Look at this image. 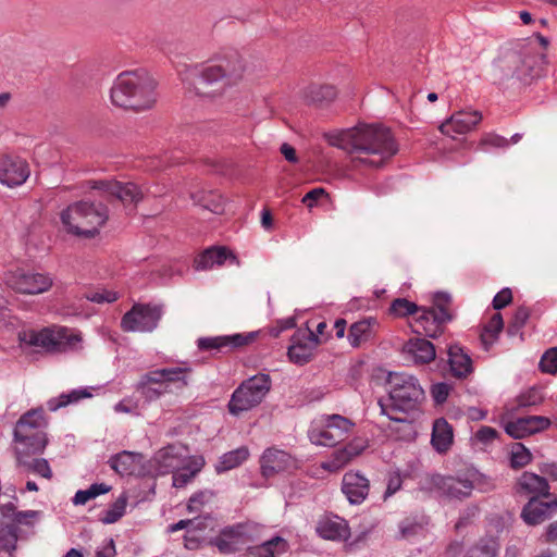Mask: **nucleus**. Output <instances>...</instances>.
I'll return each instance as SVG.
<instances>
[{
	"label": "nucleus",
	"instance_id": "nucleus-1",
	"mask_svg": "<svg viewBox=\"0 0 557 557\" xmlns=\"http://www.w3.org/2000/svg\"><path fill=\"white\" fill-rule=\"evenodd\" d=\"M330 144L352 153L348 168L363 170L380 168L398 151L387 127L360 125L330 136Z\"/></svg>",
	"mask_w": 557,
	"mask_h": 557
},
{
	"label": "nucleus",
	"instance_id": "nucleus-2",
	"mask_svg": "<svg viewBox=\"0 0 557 557\" xmlns=\"http://www.w3.org/2000/svg\"><path fill=\"white\" fill-rule=\"evenodd\" d=\"M546 57L533 41L518 40L504 47L492 66L495 84H530L543 73Z\"/></svg>",
	"mask_w": 557,
	"mask_h": 557
},
{
	"label": "nucleus",
	"instance_id": "nucleus-3",
	"mask_svg": "<svg viewBox=\"0 0 557 557\" xmlns=\"http://www.w3.org/2000/svg\"><path fill=\"white\" fill-rule=\"evenodd\" d=\"M44 425L42 410H30L20 418L14 429L15 456L24 471L49 480L52 478L49 462L33 457L41 454L48 443Z\"/></svg>",
	"mask_w": 557,
	"mask_h": 557
},
{
	"label": "nucleus",
	"instance_id": "nucleus-4",
	"mask_svg": "<svg viewBox=\"0 0 557 557\" xmlns=\"http://www.w3.org/2000/svg\"><path fill=\"white\" fill-rule=\"evenodd\" d=\"M243 72L242 57L236 51H231L206 65L188 69L183 81L191 79L190 84L199 96L216 97L234 85L242 77Z\"/></svg>",
	"mask_w": 557,
	"mask_h": 557
},
{
	"label": "nucleus",
	"instance_id": "nucleus-5",
	"mask_svg": "<svg viewBox=\"0 0 557 557\" xmlns=\"http://www.w3.org/2000/svg\"><path fill=\"white\" fill-rule=\"evenodd\" d=\"M110 98L114 106L125 110H150L158 100L157 81L144 69L124 71L114 79Z\"/></svg>",
	"mask_w": 557,
	"mask_h": 557
},
{
	"label": "nucleus",
	"instance_id": "nucleus-6",
	"mask_svg": "<svg viewBox=\"0 0 557 557\" xmlns=\"http://www.w3.org/2000/svg\"><path fill=\"white\" fill-rule=\"evenodd\" d=\"M386 384L388 398L379 400L381 412L392 421L406 422V417L398 413L414 409L424 398V391L414 376L403 372L389 373Z\"/></svg>",
	"mask_w": 557,
	"mask_h": 557
},
{
	"label": "nucleus",
	"instance_id": "nucleus-7",
	"mask_svg": "<svg viewBox=\"0 0 557 557\" xmlns=\"http://www.w3.org/2000/svg\"><path fill=\"white\" fill-rule=\"evenodd\" d=\"M187 368H164L149 371L140 376L136 391L146 401H154L165 394H178L188 385Z\"/></svg>",
	"mask_w": 557,
	"mask_h": 557
},
{
	"label": "nucleus",
	"instance_id": "nucleus-8",
	"mask_svg": "<svg viewBox=\"0 0 557 557\" xmlns=\"http://www.w3.org/2000/svg\"><path fill=\"white\" fill-rule=\"evenodd\" d=\"M108 209L99 203L79 201L69 206L61 213V221L69 233L94 237L108 220Z\"/></svg>",
	"mask_w": 557,
	"mask_h": 557
},
{
	"label": "nucleus",
	"instance_id": "nucleus-9",
	"mask_svg": "<svg viewBox=\"0 0 557 557\" xmlns=\"http://www.w3.org/2000/svg\"><path fill=\"white\" fill-rule=\"evenodd\" d=\"M21 345L38 347L46 351H64L81 341L66 327H47L41 331L24 330L18 333Z\"/></svg>",
	"mask_w": 557,
	"mask_h": 557
},
{
	"label": "nucleus",
	"instance_id": "nucleus-10",
	"mask_svg": "<svg viewBox=\"0 0 557 557\" xmlns=\"http://www.w3.org/2000/svg\"><path fill=\"white\" fill-rule=\"evenodd\" d=\"M450 301L449 295L437 293L431 308L420 309L421 314L412 325L413 332L432 338L440 336L444 331V325L453 319L449 311Z\"/></svg>",
	"mask_w": 557,
	"mask_h": 557
},
{
	"label": "nucleus",
	"instance_id": "nucleus-11",
	"mask_svg": "<svg viewBox=\"0 0 557 557\" xmlns=\"http://www.w3.org/2000/svg\"><path fill=\"white\" fill-rule=\"evenodd\" d=\"M269 374L259 373L244 381L233 393L228 410L238 414L258 406L271 389Z\"/></svg>",
	"mask_w": 557,
	"mask_h": 557
},
{
	"label": "nucleus",
	"instance_id": "nucleus-12",
	"mask_svg": "<svg viewBox=\"0 0 557 557\" xmlns=\"http://www.w3.org/2000/svg\"><path fill=\"white\" fill-rule=\"evenodd\" d=\"M354 423L339 414L327 416L309 430L310 442L320 446H334L350 433Z\"/></svg>",
	"mask_w": 557,
	"mask_h": 557
},
{
	"label": "nucleus",
	"instance_id": "nucleus-13",
	"mask_svg": "<svg viewBox=\"0 0 557 557\" xmlns=\"http://www.w3.org/2000/svg\"><path fill=\"white\" fill-rule=\"evenodd\" d=\"M258 524L253 522L237 523L224 528L214 540V545L222 554H232L240 550L245 545L255 541Z\"/></svg>",
	"mask_w": 557,
	"mask_h": 557
},
{
	"label": "nucleus",
	"instance_id": "nucleus-14",
	"mask_svg": "<svg viewBox=\"0 0 557 557\" xmlns=\"http://www.w3.org/2000/svg\"><path fill=\"white\" fill-rule=\"evenodd\" d=\"M4 281L16 293L29 295L42 294L52 286V278L48 274L26 272L23 269L9 271Z\"/></svg>",
	"mask_w": 557,
	"mask_h": 557
},
{
	"label": "nucleus",
	"instance_id": "nucleus-15",
	"mask_svg": "<svg viewBox=\"0 0 557 557\" xmlns=\"http://www.w3.org/2000/svg\"><path fill=\"white\" fill-rule=\"evenodd\" d=\"M162 310L158 306L134 305L121 321V327L125 332H151L161 319Z\"/></svg>",
	"mask_w": 557,
	"mask_h": 557
},
{
	"label": "nucleus",
	"instance_id": "nucleus-16",
	"mask_svg": "<svg viewBox=\"0 0 557 557\" xmlns=\"http://www.w3.org/2000/svg\"><path fill=\"white\" fill-rule=\"evenodd\" d=\"M91 189L101 190L109 199H116L125 207H136L144 198V190L133 182L121 183L117 181H89Z\"/></svg>",
	"mask_w": 557,
	"mask_h": 557
},
{
	"label": "nucleus",
	"instance_id": "nucleus-17",
	"mask_svg": "<svg viewBox=\"0 0 557 557\" xmlns=\"http://www.w3.org/2000/svg\"><path fill=\"white\" fill-rule=\"evenodd\" d=\"M30 174L28 163L12 154H0V184L10 188L21 186Z\"/></svg>",
	"mask_w": 557,
	"mask_h": 557
},
{
	"label": "nucleus",
	"instance_id": "nucleus-18",
	"mask_svg": "<svg viewBox=\"0 0 557 557\" xmlns=\"http://www.w3.org/2000/svg\"><path fill=\"white\" fill-rule=\"evenodd\" d=\"M482 120V113L476 110L458 111L443 122L438 129L442 134L454 137L471 132Z\"/></svg>",
	"mask_w": 557,
	"mask_h": 557
},
{
	"label": "nucleus",
	"instance_id": "nucleus-19",
	"mask_svg": "<svg viewBox=\"0 0 557 557\" xmlns=\"http://www.w3.org/2000/svg\"><path fill=\"white\" fill-rule=\"evenodd\" d=\"M550 425V420L542 416H528L509 421L505 431L513 438H523L534 433L546 430Z\"/></svg>",
	"mask_w": 557,
	"mask_h": 557
},
{
	"label": "nucleus",
	"instance_id": "nucleus-20",
	"mask_svg": "<svg viewBox=\"0 0 557 557\" xmlns=\"http://www.w3.org/2000/svg\"><path fill=\"white\" fill-rule=\"evenodd\" d=\"M557 511V499L544 502L536 496H532L528 504L523 507L521 517L525 523L536 525L550 517Z\"/></svg>",
	"mask_w": 557,
	"mask_h": 557
},
{
	"label": "nucleus",
	"instance_id": "nucleus-21",
	"mask_svg": "<svg viewBox=\"0 0 557 557\" xmlns=\"http://www.w3.org/2000/svg\"><path fill=\"white\" fill-rule=\"evenodd\" d=\"M261 471L264 476L287 471L294 467V459L289 454L276 448L267 449L261 457Z\"/></svg>",
	"mask_w": 557,
	"mask_h": 557
},
{
	"label": "nucleus",
	"instance_id": "nucleus-22",
	"mask_svg": "<svg viewBox=\"0 0 557 557\" xmlns=\"http://www.w3.org/2000/svg\"><path fill=\"white\" fill-rule=\"evenodd\" d=\"M367 447L362 438H355L344 448L335 450L329 461L322 463L323 469L336 472L345 467L354 457L360 455Z\"/></svg>",
	"mask_w": 557,
	"mask_h": 557
},
{
	"label": "nucleus",
	"instance_id": "nucleus-23",
	"mask_svg": "<svg viewBox=\"0 0 557 557\" xmlns=\"http://www.w3.org/2000/svg\"><path fill=\"white\" fill-rule=\"evenodd\" d=\"M319 535L332 541H347L350 529L347 521L338 516L325 517L317 525Z\"/></svg>",
	"mask_w": 557,
	"mask_h": 557
},
{
	"label": "nucleus",
	"instance_id": "nucleus-24",
	"mask_svg": "<svg viewBox=\"0 0 557 557\" xmlns=\"http://www.w3.org/2000/svg\"><path fill=\"white\" fill-rule=\"evenodd\" d=\"M298 336H302L306 342H297L288 348V357L290 361L304 364L311 360L314 349L321 344V341H317L311 330L308 327L305 331H299Z\"/></svg>",
	"mask_w": 557,
	"mask_h": 557
},
{
	"label": "nucleus",
	"instance_id": "nucleus-25",
	"mask_svg": "<svg viewBox=\"0 0 557 557\" xmlns=\"http://www.w3.org/2000/svg\"><path fill=\"white\" fill-rule=\"evenodd\" d=\"M342 491L351 504H360L369 493V481L358 472H347L343 478Z\"/></svg>",
	"mask_w": 557,
	"mask_h": 557
},
{
	"label": "nucleus",
	"instance_id": "nucleus-26",
	"mask_svg": "<svg viewBox=\"0 0 557 557\" xmlns=\"http://www.w3.org/2000/svg\"><path fill=\"white\" fill-rule=\"evenodd\" d=\"M251 339V336H244L242 334L201 337L198 339V348L201 350H231L234 348L246 346Z\"/></svg>",
	"mask_w": 557,
	"mask_h": 557
},
{
	"label": "nucleus",
	"instance_id": "nucleus-27",
	"mask_svg": "<svg viewBox=\"0 0 557 557\" xmlns=\"http://www.w3.org/2000/svg\"><path fill=\"white\" fill-rule=\"evenodd\" d=\"M227 260L231 263L237 264V258L230 250L224 247H211L206 249L202 253H200L195 259V269L196 270H208L211 269L214 264L222 265Z\"/></svg>",
	"mask_w": 557,
	"mask_h": 557
},
{
	"label": "nucleus",
	"instance_id": "nucleus-28",
	"mask_svg": "<svg viewBox=\"0 0 557 557\" xmlns=\"http://www.w3.org/2000/svg\"><path fill=\"white\" fill-rule=\"evenodd\" d=\"M433 481L438 490L453 498L467 497L471 494L473 488L472 482L467 479L437 475Z\"/></svg>",
	"mask_w": 557,
	"mask_h": 557
},
{
	"label": "nucleus",
	"instance_id": "nucleus-29",
	"mask_svg": "<svg viewBox=\"0 0 557 557\" xmlns=\"http://www.w3.org/2000/svg\"><path fill=\"white\" fill-rule=\"evenodd\" d=\"M518 493L533 495L540 498L550 497L549 485L545 478L532 472H523L518 480Z\"/></svg>",
	"mask_w": 557,
	"mask_h": 557
},
{
	"label": "nucleus",
	"instance_id": "nucleus-30",
	"mask_svg": "<svg viewBox=\"0 0 557 557\" xmlns=\"http://www.w3.org/2000/svg\"><path fill=\"white\" fill-rule=\"evenodd\" d=\"M154 461L158 465V471L161 474L174 472L185 463V459L182 457L181 449L174 445H170L160 449L154 457Z\"/></svg>",
	"mask_w": 557,
	"mask_h": 557
},
{
	"label": "nucleus",
	"instance_id": "nucleus-31",
	"mask_svg": "<svg viewBox=\"0 0 557 557\" xmlns=\"http://www.w3.org/2000/svg\"><path fill=\"white\" fill-rule=\"evenodd\" d=\"M379 326L375 318L369 317L351 324L348 339L352 347H359L362 343L370 341Z\"/></svg>",
	"mask_w": 557,
	"mask_h": 557
},
{
	"label": "nucleus",
	"instance_id": "nucleus-32",
	"mask_svg": "<svg viewBox=\"0 0 557 557\" xmlns=\"http://www.w3.org/2000/svg\"><path fill=\"white\" fill-rule=\"evenodd\" d=\"M454 440V433L451 425L444 419H436L433 423L431 444L433 448L440 453H446Z\"/></svg>",
	"mask_w": 557,
	"mask_h": 557
},
{
	"label": "nucleus",
	"instance_id": "nucleus-33",
	"mask_svg": "<svg viewBox=\"0 0 557 557\" xmlns=\"http://www.w3.org/2000/svg\"><path fill=\"white\" fill-rule=\"evenodd\" d=\"M35 515V511H16L13 504L3 505L0 507V529L10 528L17 534V524H28Z\"/></svg>",
	"mask_w": 557,
	"mask_h": 557
},
{
	"label": "nucleus",
	"instance_id": "nucleus-34",
	"mask_svg": "<svg viewBox=\"0 0 557 557\" xmlns=\"http://www.w3.org/2000/svg\"><path fill=\"white\" fill-rule=\"evenodd\" d=\"M448 362L455 377H467L472 372L471 358L459 345H450L448 348Z\"/></svg>",
	"mask_w": 557,
	"mask_h": 557
},
{
	"label": "nucleus",
	"instance_id": "nucleus-35",
	"mask_svg": "<svg viewBox=\"0 0 557 557\" xmlns=\"http://www.w3.org/2000/svg\"><path fill=\"white\" fill-rule=\"evenodd\" d=\"M406 351L417 363H429L436 357L434 345L425 338H411L406 344Z\"/></svg>",
	"mask_w": 557,
	"mask_h": 557
},
{
	"label": "nucleus",
	"instance_id": "nucleus-36",
	"mask_svg": "<svg viewBox=\"0 0 557 557\" xmlns=\"http://www.w3.org/2000/svg\"><path fill=\"white\" fill-rule=\"evenodd\" d=\"M287 549V541L281 536H275L260 545L249 547L248 555L249 557H275V555L286 553Z\"/></svg>",
	"mask_w": 557,
	"mask_h": 557
},
{
	"label": "nucleus",
	"instance_id": "nucleus-37",
	"mask_svg": "<svg viewBox=\"0 0 557 557\" xmlns=\"http://www.w3.org/2000/svg\"><path fill=\"white\" fill-rule=\"evenodd\" d=\"M195 205L202 207L215 214H221L224 211V198L218 191H198L191 195Z\"/></svg>",
	"mask_w": 557,
	"mask_h": 557
},
{
	"label": "nucleus",
	"instance_id": "nucleus-38",
	"mask_svg": "<svg viewBox=\"0 0 557 557\" xmlns=\"http://www.w3.org/2000/svg\"><path fill=\"white\" fill-rule=\"evenodd\" d=\"M249 457L247 447L242 446L232 451L225 453L215 466L216 472H225L240 466Z\"/></svg>",
	"mask_w": 557,
	"mask_h": 557
},
{
	"label": "nucleus",
	"instance_id": "nucleus-39",
	"mask_svg": "<svg viewBox=\"0 0 557 557\" xmlns=\"http://www.w3.org/2000/svg\"><path fill=\"white\" fill-rule=\"evenodd\" d=\"M429 519L425 516L407 517L399 523V531L403 539L409 540L423 532Z\"/></svg>",
	"mask_w": 557,
	"mask_h": 557
},
{
	"label": "nucleus",
	"instance_id": "nucleus-40",
	"mask_svg": "<svg viewBox=\"0 0 557 557\" xmlns=\"http://www.w3.org/2000/svg\"><path fill=\"white\" fill-rule=\"evenodd\" d=\"M503 327L504 321L502 314L499 312L494 313L481 333V342L486 349L494 343Z\"/></svg>",
	"mask_w": 557,
	"mask_h": 557
},
{
	"label": "nucleus",
	"instance_id": "nucleus-41",
	"mask_svg": "<svg viewBox=\"0 0 557 557\" xmlns=\"http://www.w3.org/2000/svg\"><path fill=\"white\" fill-rule=\"evenodd\" d=\"M336 89L331 85L309 86L304 94L305 99L308 102L319 103L323 101H331L336 97Z\"/></svg>",
	"mask_w": 557,
	"mask_h": 557
},
{
	"label": "nucleus",
	"instance_id": "nucleus-42",
	"mask_svg": "<svg viewBox=\"0 0 557 557\" xmlns=\"http://www.w3.org/2000/svg\"><path fill=\"white\" fill-rule=\"evenodd\" d=\"M88 397H91V394L86 388L73 389L67 394L60 395L58 398L50 399L47 405L49 410L55 411L61 407H65Z\"/></svg>",
	"mask_w": 557,
	"mask_h": 557
},
{
	"label": "nucleus",
	"instance_id": "nucleus-43",
	"mask_svg": "<svg viewBox=\"0 0 557 557\" xmlns=\"http://www.w3.org/2000/svg\"><path fill=\"white\" fill-rule=\"evenodd\" d=\"M110 491V486L104 483H96L89 486L87 490H79L76 492L73 503L75 505H85L88 500L96 498L101 494H106Z\"/></svg>",
	"mask_w": 557,
	"mask_h": 557
},
{
	"label": "nucleus",
	"instance_id": "nucleus-44",
	"mask_svg": "<svg viewBox=\"0 0 557 557\" xmlns=\"http://www.w3.org/2000/svg\"><path fill=\"white\" fill-rule=\"evenodd\" d=\"M420 309L414 302L406 298H396L391 304L389 313L396 318H405L418 313Z\"/></svg>",
	"mask_w": 557,
	"mask_h": 557
},
{
	"label": "nucleus",
	"instance_id": "nucleus-45",
	"mask_svg": "<svg viewBox=\"0 0 557 557\" xmlns=\"http://www.w3.org/2000/svg\"><path fill=\"white\" fill-rule=\"evenodd\" d=\"M127 506V497L125 495H121L111 507L104 511L101 521L106 524H111L119 521L125 513V509Z\"/></svg>",
	"mask_w": 557,
	"mask_h": 557
},
{
	"label": "nucleus",
	"instance_id": "nucleus-46",
	"mask_svg": "<svg viewBox=\"0 0 557 557\" xmlns=\"http://www.w3.org/2000/svg\"><path fill=\"white\" fill-rule=\"evenodd\" d=\"M17 534L13 529H0V557H14L16 548Z\"/></svg>",
	"mask_w": 557,
	"mask_h": 557
},
{
	"label": "nucleus",
	"instance_id": "nucleus-47",
	"mask_svg": "<svg viewBox=\"0 0 557 557\" xmlns=\"http://www.w3.org/2000/svg\"><path fill=\"white\" fill-rule=\"evenodd\" d=\"M532 459L530 450L521 443H515L510 451V465L513 469L527 466Z\"/></svg>",
	"mask_w": 557,
	"mask_h": 557
},
{
	"label": "nucleus",
	"instance_id": "nucleus-48",
	"mask_svg": "<svg viewBox=\"0 0 557 557\" xmlns=\"http://www.w3.org/2000/svg\"><path fill=\"white\" fill-rule=\"evenodd\" d=\"M203 461L195 462V468L190 469L185 467V463L181 469L173 472V485L177 488L185 486L190 480L200 471Z\"/></svg>",
	"mask_w": 557,
	"mask_h": 557
},
{
	"label": "nucleus",
	"instance_id": "nucleus-49",
	"mask_svg": "<svg viewBox=\"0 0 557 557\" xmlns=\"http://www.w3.org/2000/svg\"><path fill=\"white\" fill-rule=\"evenodd\" d=\"M135 461V456L132 453L123 451L117 454L111 459V467L120 474H128Z\"/></svg>",
	"mask_w": 557,
	"mask_h": 557
},
{
	"label": "nucleus",
	"instance_id": "nucleus-50",
	"mask_svg": "<svg viewBox=\"0 0 557 557\" xmlns=\"http://www.w3.org/2000/svg\"><path fill=\"white\" fill-rule=\"evenodd\" d=\"M539 367L540 370L544 373H557V347H552L543 354Z\"/></svg>",
	"mask_w": 557,
	"mask_h": 557
},
{
	"label": "nucleus",
	"instance_id": "nucleus-51",
	"mask_svg": "<svg viewBox=\"0 0 557 557\" xmlns=\"http://www.w3.org/2000/svg\"><path fill=\"white\" fill-rule=\"evenodd\" d=\"M496 543L493 540L481 541L469 550L467 557H495Z\"/></svg>",
	"mask_w": 557,
	"mask_h": 557
},
{
	"label": "nucleus",
	"instance_id": "nucleus-52",
	"mask_svg": "<svg viewBox=\"0 0 557 557\" xmlns=\"http://www.w3.org/2000/svg\"><path fill=\"white\" fill-rule=\"evenodd\" d=\"M87 300L96 304L113 302L117 300V293L109 289H97L85 294Z\"/></svg>",
	"mask_w": 557,
	"mask_h": 557
},
{
	"label": "nucleus",
	"instance_id": "nucleus-53",
	"mask_svg": "<svg viewBox=\"0 0 557 557\" xmlns=\"http://www.w3.org/2000/svg\"><path fill=\"white\" fill-rule=\"evenodd\" d=\"M542 401V395L537 388H530L519 397V405L523 407L535 406Z\"/></svg>",
	"mask_w": 557,
	"mask_h": 557
},
{
	"label": "nucleus",
	"instance_id": "nucleus-54",
	"mask_svg": "<svg viewBox=\"0 0 557 557\" xmlns=\"http://www.w3.org/2000/svg\"><path fill=\"white\" fill-rule=\"evenodd\" d=\"M512 301V293L510 288H503L498 292L493 299V307L495 310H500Z\"/></svg>",
	"mask_w": 557,
	"mask_h": 557
},
{
	"label": "nucleus",
	"instance_id": "nucleus-55",
	"mask_svg": "<svg viewBox=\"0 0 557 557\" xmlns=\"http://www.w3.org/2000/svg\"><path fill=\"white\" fill-rule=\"evenodd\" d=\"M529 317L530 310L527 307H519L512 317L510 329H513L515 331L520 330L525 324Z\"/></svg>",
	"mask_w": 557,
	"mask_h": 557
},
{
	"label": "nucleus",
	"instance_id": "nucleus-56",
	"mask_svg": "<svg viewBox=\"0 0 557 557\" xmlns=\"http://www.w3.org/2000/svg\"><path fill=\"white\" fill-rule=\"evenodd\" d=\"M480 145L492 146L495 148H505L508 146V140L499 135L487 134L481 139Z\"/></svg>",
	"mask_w": 557,
	"mask_h": 557
},
{
	"label": "nucleus",
	"instance_id": "nucleus-57",
	"mask_svg": "<svg viewBox=\"0 0 557 557\" xmlns=\"http://www.w3.org/2000/svg\"><path fill=\"white\" fill-rule=\"evenodd\" d=\"M475 437L480 442L487 444L497 437V431L491 426H481L475 433Z\"/></svg>",
	"mask_w": 557,
	"mask_h": 557
},
{
	"label": "nucleus",
	"instance_id": "nucleus-58",
	"mask_svg": "<svg viewBox=\"0 0 557 557\" xmlns=\"http://www.w3.org/2000/svg\"><path fill=\"white\" fill-rule=\"evenodd\" d=\"M449 394V386L445 383L435 384L432 387V395L437 404L444 403Z\"/></svg>",
	"mask_w": 557,
	"mask_h": 557
},
{
	"label": "nucleus",
	"instance_id": "nucleus-59",
	"mask_svg": "<svg viewBox=\"0 0 557 557\" xmlns=\"http://www.w3.org/2000/svg\"><path fill=\"white\" fill-rule=\"evenodd\" d=\"M206 500H207V494H205V493H199V494L191 496L187 504V510L189 512L200 511V508L206 503Z\"/></svg>",
	"mask_w": 557,
	"mask_h": 557
},
{
	"label": "nucleus",
	"instance_id": "nucleus-60",
	"mask_svg": "<svg viewBox=\"0 0 557 557\" xmlns=\"http://www.w3.org/2000/svg\"><path fill=\"white\" fill-rule=\"evenodd\" d=\"M323 195H325V190L321 187H318V188H313L311 189L310 191H308L304 198H302V202L308 206V207H313L314 203L317 202V200L322 197Z\"/></svg>",
	"mask_w": 557,
	"mask_h": 557
},
{
	"label": "nucleus",
	"instance_id": "nucleus-61",
	"mask_svg": "<svg viewBox=\"0 0 557 557\" xmlns=\"http://www.w3.org/2000/svg\"><path fill=\"white\" fill-rule=\"evenodd\" d=\"M326 330H327V323L325 321H321L317 324L315 330L314 331L311 330V332L313 335L317 334V336H314V338L317 341H321V344H322V343L326 342L330 337Z\"/></svg>",
	"mask_w": 557,
	"mask_h": 557
},
{
	"label": "nucleus",
	"instance_id": "nucleus-62",
	"mask_svg": "<svg viewBox=\"0 0 557 557\" xmlns=\"http://www.w3.org/2000/svg\"><path fill=\"white\" fill-rule=\"evenodd\" d=\"M115 553L114 541L110 539L101 549L96 552V557H114Z\"/></svg>",
	"mask_w": 557,
	"mask_h": 557
},
{
	"label": "nucleus",
	"instance_id": "nucleus-63",
	"mask_svg": "<svg viewBox=\"0 0 557 557\" xmlns=\"http://www.w3.org/2000/svg\"><path fill=\"white\" fill-rule=\"evenodd\" d=\"M281 153L284 156V158L292 162V163H295L297 162V154H296V150L294 147H292L290 145L288 144H283L281 146Z\"/></svg>",
	"mask_w": 557,
	"mask_h": 557
},
{
	"label": "nucleus",
	"instance_id": "nucleus-64",
	"mask_svg": "<svg viewBox=\"0 0 557 557\" xmlns=\"http://www.w3.org/2000/svg\"><path fill=\"white\" fill-rule=\"evenodd\" d=\"M541 472L548 478H550L553 481H557V465L556 463H544L540 468Z\"/></svg>",
	"mask_w": 557,
	"mask_h": 557
}]
</instances>
